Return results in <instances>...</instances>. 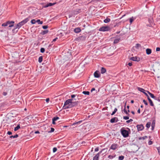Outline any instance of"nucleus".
<instances>
[{"instance_id":"nucleus-30","label":"nucleus","mask_w":160,"mask_h":160,"mask_svg":"<svg viewBox=\"0 0 160 160\" xmlns=\"http://www.w3.org/2000/svg\"><path fill=\"white\" fill-rule=\"evenodd\" d=\"M42 60V56H40L39 58H38V62H41Z\"/></svg>"},{"instance_id":"nucleus-14","label":"nucleus","mask_w":160,"mask_h":160,"mask_svg":"<svg viewBox=\"0 0 160 160\" xmlns=\"http://www.w3.org/2000/svg\"><path fill=\"white\" fill-rule=\"evenodd\" d=\"M148 101L150 103V105L151 106H154V104L152 101V100L150 99L149 97H148Z\"/></svg>"},{"instance_id":"nucleus-59","label":"nucleus","mask_w":160,"mask_h":160,"mask_svg":"<svg viewBox=\"0 0 160 160\" xmlns=\"http://www.w3.org/2000/svg\"><path fill=\"white\" fill-rule=\"evenodd\" d=\"M55 121H54L52 119V124H56Z\"/></svg>"},{"instance_id":"nucleus-8","label":"nucleus","mask_w":160,"mask_h":160,"mask_svg":"<svg viewBox=\"0 0 160 160\" xmlns=\"http://www.w3.org/2000/svg\"><path fill=\"white\" fill-rule=\"evenodd\" d=\"M118 118L117 117H114L111 119V122L114 123L117 122L118 121Z\"/></svg>"},{"instance_id":"nucleus-17","label":"nucleus","mask_w":160,"mask_h":160,"mask_svg":"<svg viewBox=\"0 0 160 160\" xmlns=\"http://www.w3.org/2000/svg\"><path fill=\"white\" fill-rule=\"evenodd\" d=\"M10 24V23L8 21L7 22L4 23H3L2 24V26H5V27L7 26L8 25V24Z\"/></svg>"},{"instance_id":"nucleus-42","label":"nucleus","mask_w":160,"mask_h":160,"mask_svg":"<svg viewBox=\"0 0 160 160\" xmlns=\"http://www.w3.org/2000/svg\"><path fill=\"white\" fill-rule=\"evenodd\" d=\"M143 103L145 104L146 105H148V103L145 100H143Z\"/></svg>"},{"instance_id":"nucleus-7","label":"nucleus","mask_w":160,"mask_h":160,"mask_svg":"<svg viewBox=\"0 0 160 160\" xmlns=\"http://www.w3.org/2000/svg\"><path fill=\"white\" fill-rule=\"evenodd\" d=\"M72 99H69L67 100L65 102L64 105H68V104H69L70 103H72Z\"/></svg>"},{"instance_id":"nucleus-46","label":"nucleus","mask_w":160,"mask_h":160,"mask_svg":"<svg viewBox=\"0 0 160 160\" xmlns=\"http://www.w3.org/2000/svg\"><path fill=\"white\" fill-rule=\"evenodd\" d=\"M148 143L149 145H151L152 144V142L151 141H149L148 142Z\"/></svg>"},{"instance_id":"nucleus-32","label":"nucleus","mask_w":160,"mask_h":160,"mask_svg":"<svg viewBox=\"0 0 160 160\" xmlns=\"http://www.w3.org/2000/svg\"><path fill=\"white\" fill-rule=\"evenodd\" d=\"M117 109L116 108H115L114 109V111L112 112V113L111 114V115H114L116 112L117 111Z\"/></svg>"},{"instance_id":"nucleus-39","label":"nucleus","mask_w":160,"mask_h":160,"mask_svg":"<svg viewBox=\"0 0 160 160\" xmlns=\"http://www.w3.org/2000/svg\"><path fill=\"white\" fill-rule=\"evenodd\" d=\"M157 149L158 151V153L160 155V147H158L157 148Z\"/></svg>"},{"instance_id":"nucleus-60","label":"nucleus","mask_w":160,"mask_h":160,"mask_svg":"<svg viewBox=\"0 0 160 160\" xmlns=\"http://www.w3.org/2000/svg\"><path fill=\"white\" fill-rule=\"evenodd\" d=\"M3 94L4 96H6L7 95V93L6 92H4Z\"/></svg>"},{"instance_id":"nucleus-31","label":"nucleus","mask_w":160,"mask_h":160,"mask_svg":"<svg viewBox=\"0 0 160 160\" xmlns=\"http://www.w3.org/2000/svg\"><path fill=\"white\" fill-rule=\"evenodd\" d=\"M48 32V30H44V31H43L42 32V34H43V35H44V34H46Z\"/></svg>"},{"instance_id":"nucleus-26","label":"nucleus","mask_w":160,"mask_h":160,"mask_svg":"<svg viewBox=\"0 0 160 160\" xmlns=\"http://www.w3.org/2000/svg\"><path fill=\"white\" fill-rule=\"evenodd\" d=\"M151 125V122H148L146 124V127L148 128H150Z\"/></svg>"},{"instance_id":"nucleus-15","label":"nucleus","mask_w":160,"mask_h":160,"mask_svg":"<svg viewBox=\"0 0 160 160\" xmlns=\"http://www.w3.org/2000/svg\"><path fill=\"white\" fill-rule=\"evenodd\" d=\"M120 40V38H118L115 39L113 42L114 44H116Z\"/></svg>"},{"instance_id":"nucleus-40","label":"nucleus","mask_w":160,"mask_h":160,"mask_svg":"<svg viewBox=\"0 0 160 160\" xmlns=\"http://www.w3.org/2000/svg\"><path fill=\"white\" fill-rule=\"evenodd\" d=\"M123 118L124 119L128 120L129 118L128 116H124Z\"/></svg>"},{"instance_id":"nucleus-62","label":"nucleus","mask_w":160,"mask_h":160,"mask_svg":"<svg viewBox=\"0 0 160 160\" xmlns=\"http://www.w3.org/2000/svg\"><path fill=\"white\" fill-rule=\"evenodd\" d=\"M138 112L139 113H140V109L139 108L138 109Z\"/></svg>"},{"instance_id":"nucleus-13","label":"nucleus","mask_w":160,"mask_h":160,"mask_svg":"<svg viewBox=\"0 0 160 160\" xmlns=\"http://www.w3.org/2000/svg\"><path fill=\"white\" fill-rule=\"evenodd\" d=\"M146 52L148 55L150 54L152 52V50L149 48H147L146 50Z\"/></svg>"},{"instance_id":"nucleus-23","label":"nucleus","mask_w":160,"mask_h":160,"mask_svg":"<svg viewBox=\"0 0 160 160\" xmlns=\"http://www.w3.org/2000/svg\"><path fill=\"white\" fill-rule=\"evenodd\" d=\"M126 102L125 103V108H124L123 109V111L126 114L128 115L129 114L128 113V112L126 110Z\"/></svg>"},{"instance_id":"nucleus-48","label":"nucleus","mask_w":160,"mask_h":160,"mask_svg":"<svg viewBox=\"0 0 160 160\" xmlns=\"http://www.w3.org/2000/svg\"><path fill=\"white\" fill-rule=\"evenodd\" d=\"M143 93H144L147 97V98H148V97H149L148 95V94H147V93H146V92H144H144H143Z\"/></svg>"},{"instance_id":"nucleus-20","label":"nucleus","mask_w":160,"mask_h":160,"mask_svg":"<svg viewBox=\"0 0 160 160\" xmlns=\"http://www.w3.org/2000/svg\"><path fill=\"white\" fill-rule=\"evenodd\" d=\"M20 125H18L14 129V131H16L18 130L19 128H20Z\"/></svg>"},{"instance_id":"nucleus-24","label":"nucleus","mask_w":160,"mask_h":160,"mask_svg":"<svg viewBox=\"0 0 160 160\" xmlns=\"http://www.w3.org/2000/svg\"><path fill=\"white\" fill-rule=\"evenodd\" d=\"M110 21V19L108 18H107L104 20V22L105 23H107L109 22Z\"/></svg>"},{"instance_id":"nucleus-34","label":"nucleus","mask_w":160,"mask_h":160,"mask_svg":"<svg viewBox=\"0 0 160 160\" xmlns=\"http://www.w3.org/2000/svg\"><path fill=\"white\" fill-rule=\"evenodd\" d=\"M18 135L17 134H16V135H14V136H11L10 137V138H17L18 137Z\"/></svg>"},{"instance_id":"nucleus-12","label":"nucleus","mask_w":160,"mask_h":160,"mask_svg":"<svg viewBox=\"0 0 160 160\" xmlns=\"http://www.w3.org/2000/svg\"><path fill=\"white\" fill-rule=\"evenodd\" d=\"M74 31L75 33H79L81 31V29L80 28H77L74 29Z\"/></svg>"},{"instance_id":"nucleus-50","label":"nucleus","mask_w":160,"mask_h":160,"mask_svg":"<svg viewBox=\"0 0 160 160\" xmlns=\"http://www.w3.org/2000/svg\"><path fill=\"white\" fill-rule=\"evenodd\" d=\"M128 65L129 66H131L132 65V64L131 62H129L128 63Z\"/></svg>"},{"instance_id":"nucleus-56","label":"nucleus","mask_w":160,"mask_h":160,"mask_svg":"<svg viewBox=\"0 0 160 160\" xmlns=\"http://www.w3.org/2000/svg\"><path fill=\"white\" fill-rule=\"evenodd\" d=\"M95 89L94 88H92L91 90V92H92L93 91H95Z\"/></svg>"},{"instance_id":"nucleus-5","label":"nucleus","mask_w":160,"mask_h":160,"mask_svg":"<svg viewBox=\"0 0 160 160\" xmlns=\"http://www.w3.org/2000/svg\"><path fill=\"white\" fill-rule=\"evenodd\" d=\"M130 60L133 61H138V62L140 60V58L138 57H134L131 58H130Z\"/></svg>"},{"instance_id":"nucleus-36","label":"nucleus","mask_w":160,"mask_h":160,"mask_svg":"<svg viewBox=\"0 0 160 160\" xmlns=\"http://www.w3.org/2000/svg\"><path fill=\"white\" fill-rule=\"evenodd\" d=\"M147 138V136H144V137H140L139 138V140H141V139H143V140H144V139H145L146 138Z\"/></svg>"},{"instance_id":"nucleus-52","label":"nucleus","mask_w":160,"mask_h":160,"mask_svg":"<svg viewBox=\"0 0 160 160\" xmlns=\"http://www.w3.org/2000/svg\"><path fill=\"white\" fill-rule=\"evenodd\" d=\"M54 130V129L53 128H51V131H50V132H53Z\"/></svg>"},{"instance_id":"nucleus-3","label":"nucleus","mask_w":160,"mask_h":160,"mask_svg":"<svg viewBox=\"0 0 160 160\" xmlns=\"http://www.w3.org/2000/svg\"><path fill=\"white\" fill-rule=\"evenodd\" d=\"M110 30V28L108 26H102L99 28V30L100 31L106 32L109 31Z\"/></svg>"},{"instance_id":"nucleus-25","label":"nucleus","mask_w":160,"mask_h":160,"mask_svg":"<svg viewBox=\"0 0 160 160\" xmlns=\"http://www.w3.org/2000/svg\"><path fill=\"white\" fill-rule=\"evenodd\" d=\"M36 22L38 23L39 24H42L43 22L42 21H40V20L39 19L37 20H36Z\"/></svg>"},{"instance_id":"nucleus-10","label":"nucleus","mask_w":160,"mask_h":160,"mask_svg":"<svg viewBox=\"0 0 160 160\" xmlns=\"http://www.w3.org/2000/svg\"><path fill=\"white\" fill-rule=\"evenodd\" d=\"M101 152H99L93 158V160H98L99 157V154L101 153Z\"/></svg>"},{"instance_id":"nucleus-6","label":"nucleus","mask_w":160,"mask_h":160,"mask_svg":"<svg viewBox=\"0 0 160 160\" xmlns=\"http://www.w3.org/2000/svg\"><path fill=\"white\" fill-rule=\"evenodd\" d=\"M138 131L142 130L144 129V126L142 125H138L137 126Z\"/></svg>"},{"instance_id":"nucleus-2","label":"nucleus","mask_w":160,"mask_h":160,"mask_svg":"<svg viewBox=\"0 0 160 160\" xmlns=\"http://www.w3.org/2000/svg\"><path fill=\"white\" fill-rule=\"evenodd\" d=\"M121 133L123 137L127 138L128 137L129 133L128 131L122 128L121 130Z\"/></svg>"},{"instance_id":"nucleus-4","label":"nucleus","mask_w":160,"mask_h":160,"mask_svg":"<svg viewBox=\"0 0 160 160\" xmlns=\"http://www.w3.org/2000/svg\"><path fill=\"white\" fill-rule=\"evenodd\" d=\"M73 106L72 103H71L68 104V105H64L63 108L64 109H66L71 108Z\"/></svg>"},{"instance_id":"nucleus-37","label":"nucleus","mask_w":160,"mask_h":160,"mask_svg":"<svg viewBox=\"0 0 160 160\" xmlns=\"http://www.w3.org/2000/svg\"><path fill=\"white\" fill-rule=\"evenodd\" d=\"M31 23L32 24H34L36 23V20L35 19H32L31 21Z\"/></svg>"},{"instance_id":"nucleus-47","label":"nucleus","mask_w":160,"mask_h":160,"mask_svg":"<svg viewBox=\"0 0 160 160\" xmlns=\"http://www.w3.org/2000/svg\"><path fill=\"white\" fill-rule=\"evenodd\" d=\"M140 46V45L139 44L137 43L136 44V47H138Z\"/></svg>"},{"instance_id":"nucleus-54","label":"nucleus","mask_w":160,"mask_h":160,"mask_svg":"<svg viewBox=\"0 0 160 160\" xmlns=\"http://www.w3.org/2000/svg\"><path fill=\"white\" fill-rule=\"evenodd\" d=\"M98 151V148H96L95 149V152H97Z\"/></svg>"},{"instance_id":"nucleus-11","label":"nucleus","mask_w":160,"mask_h":160,"mask_svg":"<svg viewBox=\"0 0 160 160\" xmlns=\"http://www.w3.org/2000/svg\"><path fill=\"white\" fill-rule=\"evenodd\" d=\"M117 148V145L116 144H114L112 145L111 146V149L115 150Z\"/></svg>"},{"instance_id":"nucleus-19","label":"nucleus","mask_w":160,"mask_h":160,"mask_svg":"<svg viewBox=\"0 0 160 160\" xmlns=\"http://www.w3.org/2000/svg\"><path fill=\"white\" fill-rule=\"evenodd\" d=\"M82 121H80L76 122L72 124V125H78L80 124L82 122Z\"/></svg>"},{"instance_id":"nucleus-45","label":"nucleus","mask_w":160,"mask_h":160,"mask_svg":"<svg viewBox=\"0 0 160 160\" xmlns=\"http://www.w3.org/2000/svg\"><path fill=\"white\" fill-rule=\"evenodd\" d=\"M156 51H160V48H159V47L157 48L156 49Z\"/></svg>"},{"instance_id":"nucleus-41","label":"nucleus","mask_w":160,"mask_h":160,"mask_svg":"<svg viewBox=\"0 0 160 160\" xmlns=\"http://www.w3.org/2000/svg\"><path fill=\"white\" fill-rule=\"evenodd\" d=\"M57 151V148H54L53 149V152H55Z\"/></svg>"},{"instance_id":"nucleus-1","label":"nucleus","mask_w":160,"mask_h":160,"mask_svg":"<svg viewBox=\"0 0 160 160\" xmlns=\"http://www.w3.org/2000/svg\"><path fill=\"white\" fill-rule=\"evenodd\" d=\"M28 21V18H26L22 21L15 26V28L13 30V31L16 29H19L22 26L25 24Z\"/></svg>"},{"instance_id":"nucleus-38","label":"nucleus","mask_w":160,"mask_h":160,"mask_svg":"<svg viewBox=\"0 0 160 160\" xmlns=\"http://www.w3.org/2000/svg\"><path fill=\"white\" fill-rule=\"evenodd\" d=\"M40 51L41 52L43 53L45 51V49L43 48H41L40 49Z\"/></svg>"},{"instance_id":"nucleus-63","label":"nucleus","mask_w":160,"mask_h":160,"mask_svg":"<svg viewBox=\"0 0 160 160\" xmlns=\"http://www.w3.org/2000/svg\"><path fill=\"white\" fill-rule=\"evenodd\" d=\"M131 112L133 115H134L135 114L134 112L133 111H131Z\"/></svg>"},{"instance_id":"nucleus-27","label":"nucleus","mask_w":160,"mask_h":160,"mask_svg":"<svg viewBox=\"0 0 160 160\" xmlns=\"http://www.w3.org/2000/svg\"><path fill=\"white\" fill-rule=\"evenodd\" d=\"M138 89L139 91H140L141 92H144V91H145L144 89H143L142 88H141L140 87L138 88Z\"/></svg>"},{"instance_id":"nucleus-16","label":"nucleus","mask_w":160,"mask_h":160,"mask_svg":"<svg viewBox=\"0 0 160 160\" xmlns=\"http://www.w3.org/2000/svg\"><path fill=\"white\" fill-rule=\"evenodd\" d=\"M106 72V69L103 68H102L101 69V73L103 74V73H104Z\"/></svg>"},{"instance_id":"nucleus-57","label":"nucleus","mask_w":160,"mask_h":160,"mask_svg":"<svg viewBox=\"0 0 160 160\" xmlns=\"http://www.w3.org/2000/svg\"><path fill=\"white\" fill-rule=\"evenodd\" d=\"M152 129L153 130L154 129V125H153L152 124Z\"/></svg>"},{"instance_id":"nucleus-44","label":"nucleus","mask_w":160,"mask_h":160,"mask_svg":"<svg viewBox=\"0 0 160 160\" xmlns=\"http://www.w3.org/2000/svg\"><path fill=\"white\" fill-rule=\"evenodd\" d=\"M48 27L47 26H42V28L44 29H46L48 28Z\"/></svg>"},{"instance_id":"nucleus-55","label":"nucleus","mask_w":160,"mask_h":160,"mask_svg":"<svg viewBox=\"0 0 160 160\" xmlns=\"http://www.w3.org/2000/svg\"><path fill=\"white\" fill-rule=\"evenodd\" d=\"M57 39H58V38H55L52 41L53 42H55Z\"/></svg>"},{"instance_id":"nucleus-29","label":"nucleus","mask_w":160,"mask_h":160,"mask_svg":"<svg viewBox=\"0 0 160 160\" xmlns=\"http://www.w3.org/2000/svg\"><path fill=\"white\" fill-rule=\"evenodd\" d=\"M56 4L55 3H47L48 5V7L52 6Z\"/></svg>"},{"instance_id":"nucleus-49","label":"nucleus","mask_w":160,"mask_h":160,"mask_svg":"<svg viewBox=\"0 0 160 160\" xmlns=\"http://www.w3.org/2000/svg\"><path fill=\"white\" fill-rule=\"evenodd\" d=\"M48 7H49L48 6V4H47V3L46 5H45V6H43V8H47Z\"/></svg>"},{"instance_id":"nucleus-28","label":"nucleus","mask_w":160,"mask_h":160,"mask_svg":"<svg viewBox=\"0 0 160 160\" xmlns=\"http://www.w3.org/2000/svg\"><path fill=\"white\" fill-rule=\"evenodd\" d=\"M82 93L85 95H89V92L88 91H83Z\"/></svg>"},{"instance_id":"nucleus-18","label":"nucleus","mask_w":160,"mask_h":160,"mask_svg":"<svg viewBox=\"0 0 160 160\" xmlns=\"http://www.w3.org/2000/svg\"><path fill=\"white\" fill-rule=\"evenodd\" d=\"M146 92L149 94V95H150L151 97L152 98H154L155 96H154V95L152 94V93H151V92H149L148 91H146Z\"/></svg>"},{"instance_id":"nucleus-61","label":"nucleus","mask_w":160,"mask_h":160,"mask_svg":"<svg viewBox=\"0 0 160 160\" xmlns=\"http://www.w3.org/2000/svg\"><path fill=\"white\" fill-rule=\"evenodd\" d=\"M35 133L36 134L39 133V132L38 131H36L35 132Z\"/></svg>"},{"instance_id":"nucleus-9","label":"nucleus","mask_w":160,"mask_h":160,"mask_svg":"<svg viewBox=\"0 0 160 160\" xmlns=\"http://www.w3.org/2000/svg\"><path fill=\"white\" fill-rule=\"evenodd\" d=\"M94 76L95 78H99L100 77V74L98 71H96L94 73Z\"/></svg>"},{"instance_id":"nucleus-35","label":"nucleus","mask_w":160,"mask_h":160,"mask_svg":"<svg viewBox=\"0 0 160 160\" xmlns=\"http://www.w3.org/2000/svg\"><path fill=\"white\" fill-rule=\"evenodd\" d=\"M124 157L123 156H121L119 157V159L120 160H122L124 159Z\"/></svg>"},{"instance_id":"nucleus-53","label":"nucleus","mask_w":160,"mask_h":160,"mask_svg":"<svg viewBox=\"0 0 160 160\" xmlns=\"http://www.w3.org/2000/svg\"><path fill=\"white\" fill-rule=\"evenodd\" d=\"M49 98H47L46 99V101L47 102H48L49 101Z\"/></svg>"},{"instance_id":"nucleus-43","label":"nucleus","mask_w":160,"mask_h":160,"mask_svg":"<svg viewBox=\"0 0 160 160\" xmlns=\"http://www.w3.org/2000/svg\"><path fill=\"white\" fill-rule=\"evenodd\" d=\"M133 121L132 119H130V120H127L126 121V122L127 123H129L130 122L132 121Z\"/></svg>"},{"instance_id":"nucleus-51","label":"nucleus","mask_w":160,"mask_h":160,"mask_svg":"<svg viewBox=\"0 0 160 160\" xmlns=\"http://www.w3.org/2000/svg\"><path fill=\"white\" fill-rule=\"evenodd\" d=\"M7 134H8L9 135H10L12 134V132L10 131H8V132Z\"/></svg>"},{"instance_id":"nucleus-22","label":"nucleus","mask_w":160,"mask_h":160,"mask_svg":"<svg viewBox=\"0 0 160 160\" xmlns=\"http://www.w3.org/2000/svg\"><path fill=\"white\" fill-rule=\"evenodd\" d=\"M9 22L10 23V24H8V25H9V27H11L13 26V23H14V22Z\"/></svg>"},{"instance_id":"nucleus-33","label":"nucleus","mask_w":160,"mask_h":160,"mask_svg":"<svg viewBox=\"0 0 160 160\" xmlns=\"http://www.w3.org/2000/svg\"><path fill=\"white\" fill-rule=\"evenodd\" d=\"M59 119V118L58 117H54L52 119L55 121H56L57 120H58Z\"/></svg>"},{"instance_id":"nucleus-21","label":"nucleus","mask_w":160,"mask_h":160,"mask_svg":"<svg viewBox=\"0 0 160 160\" xmlns=\"http://www.w3.org/2000/svg\"><path fill=\"white\" fill-rule=\"evenodd\" d=\"M135 18H134L133 17H132L131 18L129 19V21L130 23V24H131L133 21H134V19H135Z\"/></svg>"},{"instance_id":"nucleus-64","label":"nucleus","mask_w":160,"mask_h":160,"mask_svg":"<svg viewBox=\"0 0 160 160\" xmlns=\"http://www.w3.org/2000/svg\"><path fill=\"white\" fill-rule=\"evenodd\" d=\"M134 101H133V100H131V103H134Z\"/></svg>"},{"instance_id":"nucleus-58","label":"nucleus","mask_w":160,"mask_h":160,"mask_svg":"<svg viewBox=\"0 0 160 160\" xmlns=\"http://www.w3.org/2000/svg\"><path fill=\"white\" fill-rule=\"evenodd\" d=\"M76 96L75 95H71V97L72 98H74Z\"/></svg>"}]
</instances>
